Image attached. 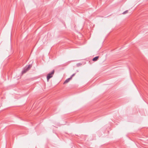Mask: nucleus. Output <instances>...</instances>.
Returning <instances> with one entry per match:
<instances>
[{
	"label": "nucleus",
	"mask_w": 148,
	"mask_h": 148,
	"mask_svg": "<svg viewBox=\"0 0 148 148\" xmlns=\"http://www.w3.org/2000/svg\"><path fill=\"white\" fill-rule=\"evenodd\" d=\"M54 70H53L51 72L49 73L47 76V78L48 82L49 81V79L53 77V75L54 73Z\"/></svg>",
	"instance_id": "f257e3e1"
},
{
	"label": "nucleus",
	"mask_w": 148,
	"mask_h": 148,
	"mask_svg": "<svg viewBox=\"0 0 148 148\" xmlns=\"http://www.w3.org/2000/svg\"><path fill=\"white\" fill-rule=\"evenodd\" d=\"M32 66V65L31 64H29L27 66H26L23 69V70L22 71V74L25 73L31 68Z\"/></svg>",
	"instance_id": "f03ea898"
},
{
	"label": "nucleus",
	"mask_w": 148,
	"mask_h": 148,
	"mask_svg": "<svg viewBox=\"0 0 148 148\" xmlns=\"http://www.w3.org/2000/svg\"><path fill=\"white\" fill-rule=\"evenodd\" d=\"M71 79V78L70 77L69 78L67 79H66V80H65V81L64 82L63 84H66L68 83L69 82L70 80Z\"/></svg>",
	"instance_id": "7ed1b4c3"
},
{
	"label": "nucleus",
	"mask_w": 148,
	"mask_h": 148,
	"mask_svg": "<svg viewBox=\"0 0 148 148\" xmlns=\"http://www.w3.org/2000/svg\"><path fill=\"white\" fill-rule=\"evenodd\" d=\"M99 58V56H96L94 58H93L92 59V60L94 61H96Z\"/></svg>",
	"instance_id": "20e7f679"
},
{
	"label": "nucleus",
	"mask_w": 148,
	"mask_h": 148,
	"mask_svg": "<svg viewBox=\"0 0 148 148\" xmlns=\"http://www.w3.org/2000/svg\"><path fill=\"white\" fill-rule=\"evenodd\" d=\"M128 12V10H126V11H125V12H123L122 14H125L127 13Z\"/></svg>",
	"instance_id": "39448f33"
},
{
	"label": "nucleus",
	"mask_w": 148,
	"mask_h": 148,
	"mask_svg": "<svg viewBox=\"0 0 148 148\" xmlns=\"http://www.w3.org/2000/svg\"><path fill=\"white\" fill-rule=\"evenodd\" d=\"M75 75V73H74L73 74H72L71 76V77H70V78H71V79L72 77L74 76Z\"/></svg>",
	"instance_id": "423d86ee"
}]
</instances>
